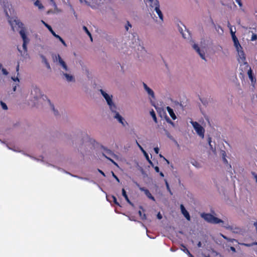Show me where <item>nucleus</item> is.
Here are the masks:
<instances>
[{
    "mask_svg": "<svg viewBox=\"0 0 257 257\" xmlns=\"http://www.w3.org/2000/svg\"><path fill=\"white\" fill-rule=\"evenodd\" d=\"M100 91L102 95L103 96V97L106 101L108 105L110 110L113 113L114 118L116 119L117 120L119 123H120L123 126H125V123H126V121H125L124 119L117 111V107L115 105V104L113 103L112 99V96L109 95L102 89H100Z\"/></svg>",
    "mask_w": 257,
    "mask_h": 257,
    "instance_id": "nucleus-1",
    "label": "nucleus"
},
{
    "mask_svg": "<svg viewBox=\"0 0 257 257\" xmlns=\"http://www.w3.org/2000/svg\"><path fill=\"white\" fill-rule=\"evenodd\" d=\"M132 44L131 47L134 48L135 50L138 51L137 53L139 56H143L147 53V51L143 46V43L139 39V37L136 33L132 34Z\"/></svg>",
    "mask_w": 257,
    "mask_h": 257,
    "instance_id": "nucleus-2",
    "label": "nucleus"
},
{
    "mask_svg": "<svg viewBox=\"0 0 257 257\" xmlns=\"http://www.w3.org/2000/svg\"><path fill=\"white\" fill-rule=\"evenodd\" d=\"M201 216L206 221L209 223L218 224L223 222V221L210 213H202Z\"/></svg>",
    "mask_w": 257,
    "mask_h": 257,
    "instance_id": "nucleus-3",
    "label": "nucleus"
},
{
    "mask_svg": "<svg viewBox=\"0 0 257 257\" xmlns=\"http://www.w3.org/2000/svg\"><path fill=\"white\" fill-rule=\"evenodd\" d=\"M160 6L159 1L158 0H155V3L151 5V6H150V10L152 13H154V12H156V13L158 14L160 19L162 21H163V15L160 10Z\"/></svg>",
    "mask_w": 257,
    "mask_h": 257,
    "instance_id": "nucleus-4",
    "label": "nucleus"
},
{
    "mask_svg": "<svg viewBox=\"0 0 257 257\" xmlns=\"http://www.w3.org/2000/svg\"><path fill=\"white\" fill-rule=\"evenodd\" d=\"M191 123L196 132L197 134L202 138L204 137V128L197 121H191Z\"/></svg>",
    "mask_w": 257,
    "mask_h": 257,
    "instance_id": "nucleus-5",
    "label": "nucleus"
},
{
    "mask_svg": "<svg viewBox=\"0 0 257 257\" xmlns=\"http://www.w3.org/2000/svg\"><path fill=\"white\" fill-rule=\"evenodd\" d=\"M42 24L49 30V31L51 33V34L56 38L58 39L59 41L63 44V45L65 46H66V44L64 41V40L58 35L56 34L55 32L53 30L51 26L45 23L43 20L41 21Z\"/></svg>",
    "mask_w": 257,
    "mask_h": 257,
    "instance_id": "nucleus-6",
    "label": "nucleus"
},
{
    "mask_svg": "<svg viewBox=\"0 0 257 257\" xmlns=\"http://www.w3.org/2000/svg\"><path fill=\"white\" fill-rule=\"evenodd\" d=\"M19 33L23 39V49L27 51V45L29 42V39L27 37L26 34L25 33V30L24 29L21 30L19 31Z\"/></svg>",
    "mask_w": 257,
    "mask_h": 257,
    "instance_id": "nucleus-7",
    "label": "nucleus"
},
{
    "mask_svg": "<svg viewBox=\"0 0 257 257\" xmlns=\"http://www.w3.org/2000/svg\"><path fill=\"white\" fill-rule=\"evenodd\" d=\"M104 153H103V155L107 158L108 160H110L111 162H112L114 164L117 165L116 163L111 159L109 158V157H113L115 156L114 153L110 150L106 149L104 148Z\"/></svg>",
    "mask_w": 257,
    "mask_h": 257,
    "instance_id": "nucleus-8",
    "label": "nucleus"
},
{
    "mask_svg": "<svg viewBox=\"0 0 257 257\" xmlns=\"http://www.w3.org/2000/svg\"><path fill=\"white\" fill-rule=\"evenodd\" d=\"M140 190L142 191H143L145 195L150 199H151L153 201H155V199L154 196L151 194V193L150 192L149 190L147 189H146L144 187H140Z\"/></svg>",
    "mask_w": 257,
    "mask_h": 257,
    "instance_id": "nucleus-9",
    "label": "nucleus"
},
{
    "mask_svg": "<svg viewBox=\"0 0 257 257\" xmlns=\"http://www.w3.org/2000/svg\"><path fill=\"white\" fill-rule=\"evenodd\" d=\"M180 208L181 210L182 213L183 214L184 217L186 218V219L188 221L190 220V216L189 212L186 210L183 205L181 204L180 205Z\"/></svg>",
    "mask_w": 257,
    "mask_h": 257,
    "instance_id": "nucleus-10",
    "label": "nucleus"
},
{
    "mask_svg": "<svg viewBox=\"0 0 257 257\" xmlns=\"http://www.w3.org/2000/svg\"><path fill=\"white\" fill-rule=\"evenodd\" d=\"M144 88L145 90L147 92L148 94L153 98H155V94L153 90L149 88L148 85L144 82H143Z\"/></svg>",
    "mask_w": 257,
    "mask_h": 257,
    "instance_id": "nucleus-11",
    "label": "nucleus"
},
{
    "mask_svg": "<svg viewBox=\"0 0 257 257\" xmlns=\"http://www.w3.org/2000/svg\"><path fill=\"white\" fill-rule=\"evenodd\" d=\"M193 47L194 49L196 51V52L199 54V55H200L201 58L202 59L205 60V53L203 52H202L201 51L198 46L197 44H194L193 45Z\"/></svg>",
    "mask_w": 257,
    "mask_h": 257,
    "instance_id": "nucleus-12",
    "label": "nucleus"
},
{
    "mask_svg": "<svg viewBox=\"0 0 257 257\" xmlns=\"http://www.w3.org/2000/svg\"><path fill=\"white\" fill-rule=\"evenodd\" d=\"M247 74L251 83L252 84H254L256 82V78L254 76L253 72L250 67L249 68V70L247 71Z\"/></svg>",
    "mask_w": 257,
    "mask_h": 257,
    "instance_id": "nucleus-13",
    "label": "nucleus"
},
{
    "mask_svg": "<svg viewBox=\"0 0 257 257\" xmlns=\"http://www.w3.org/2000/svg\"><path fill=\"white\" fill-rule=\"evenodd\" d=\"M56 58H58V61L60 65L62 66V67L66 70L67 71L68 68L67 65L65 62L62 60L61 56L58 54L57 56H56Z\"/></svg>",
    "mask_w": 257,
    "mask_h": 257,
    "instance_id": "nucleus-14",
    "label": "nucleus"
},
{
    "mask_svg": "<svg viewBox=\"0 0 257 257\" xmlns=\"http://www.w3.org/2000/svg\"><path fill=\"white\" fill-rule=\"evenodd\" d=\"M56 58H58V61L60 65L62 66V67L66 70L67 71L68 68L67 65L65 62L62 60L61 56L58 54L57 56H56Z\"/></svg>",
    "mask_w": 257,
    "mask_h": 257,
    "instance_id": "nucleus-15",
    "label": "nucleus"
},
{
    "mask_svg": "<svg viewBox=\"0 0 257 257\" xmlns=\"http://www.w3.org/2000/svg\"><path fill=\"white\" fill-rule=\"evenodd\" d=\"M56 58H58V61L60 65L62 66V67L66 70L67 71L68 68L67 65L65 62L62 60L61 56L58 54L57 56H56Z\"/></svg>",
    "mask_w": 257,
    "mask_h": 257,
    "instance_id": "nucleus-16",
    "label": "nucleus"
},
{
    "mask_svg": "<svg viewBox=\"0 0 257 257\" xmlns=\"http://www.w3.org/2000/svg\"><path fill=\"white\" fill-rule=\"evenodd\" d=\"M56 58H58V61L60 65L62 66V67L66 70L67 71L68 68L67 65L65 62L62 60L61 56L58 54L57 56H56Z\"/></svg>",
    "mask_w": 257,
    "mask_h": 257,
    "instance_id": "nucleus-17",
    "label": "nucleus"
},
{
    "mask_svg": "<svg viewBox=\"0 0 257 257\" xmlns=\"http://www.w3.org/2000/svg\"><path fill=\"white\" fill-rule=\"evenodd\" d=\"M107 199L109 202H111L112 201L116 205L121 207V206L120 205L119 203L117 201L116 198L114 196H113V195L109 196L107 197Z\"/></svg>",
    "mask_w": 257,
    "mask_h": 257,
    "instance_id": "nucleus-18",
    "label": "nucleus"
},
{
    "mask_svg": "<svg viewBox=\"0 0 257 257\" xmlns=\"http://www.w3.org/2000/svg\"><path fill=\"white\" fill-rule=\"evenodd\" d=\"M166 108H167V110L169 114H170V116L172 117V118L173 120L176 119V116L175 113L174 112L173 109L171 108L170 106H167Z\"/></svg>",
    "mask_w": 257,
    "mask_h": 257,
    "instance_id": "nucleus-19",
    "label": "nucleus"
},
{
    "mask_svg": "<svg viewBox=\"0 0 257 257\" xmlns=\"http://www.w3.org/2000/svg\"><path fill=\"white\" fill-rule=\"evenodd\" d=\"M140 209H141L142 210H140L139 211H138V213L139 214V216L141 218V219L142 220H145L146 219V214L144 213V210L143 209V208L142 207H140Z\"/></svg>",
    "mask_w": 257,
    "mask_h": 257,
    "instance_id": "nucleus-20",
    "label": "nucleus"
},
{
    "mask_svg": "<svg viewBox=\"0 0 257 257\" xmlns=\"http://www.w3.org/2000/svg\"><path fill=\"white\" fill-rule=\"evenodd\" d=\"M238 52V53L239 54V56L240 58V59H241L243 61V60H245V54L243 52V51L242 50V49H239V51H237Z\"/></svg>",
    "mask_w": 257,
    "mask_h": 257,
    "instance_id": "nucleus-21",
    "label": "nucleus"
},
{
    "mask_svg": "<svg viewBox=\"0 0 257 257\" xmlns=\"http://www.w3.org/2000/svg\"><path fill=\"white\" fill-rule=\"evenodd\" d=\"M14 22L15 23V24L17 25L19 28H21V30L24 29L25 30V31L26 32L25 28L23 27L24 24L23 23L20 22L19 20H15Z\"/></svg>",
    "mask_w": 257,
    "mask_h": 257,
    "instance_id": "nucleus-22",
    "label": "nucleus"
},
{
    "mask_svg": "<svg viewBox=\"0 0 257 257\" xmlns=\"http://www.w3.org/2000/svg\"><path fill=\"white\" fill-rule=\"evenodd\" d=\"M150 115L153 117V120L156 123H157V119L156 115V113L153 109H152L151 111H150Z\"/></svg>",
    "mask_w": 257,
    "mask_h": 257,
    "instance_id": "nucleus-23",
    "label": "nucleus"
},
{
    "mask_svg": "<svg viewBox=\"0 0 257 257\" xmlns=\"http://www.w3.org/2000/svg\"><path fill=\"white\" fill-rule=\"evenodd\" d=\"M34 5L38 7L39 8V9H42L44 8L43 5L41 4V3L40 2V1L39 0H37L35 3H34Z\"/></svg>",
    "mask_w": 257,
    "mask_h": 257,
    "instance_id": "nucleus-24",
    "label": "nucleus"
},
{
    "mask_svg": "<svg viewBox=\"0 0 257 257\" xmlns=\"http://www.w3.org/2000/svg\"><path fill=\"white\" fill-rule=\"evenodd\" d=\"M63 75L65 76L68 81H72L74 79L72 75H70L67 73H63Z\"/></svg>",
    "mask_w": 257,
    "mask_h": 257,
    "instance_id": "nucleus-25",
    "label": "nucleus"
},
{
    "mask_svg": "<svg viewBox=\"0 0 257 257\" xmlns=\"http://www.w3.org/2000/svg\"><path fill=\"white\" fill-rule=\"evenodd\" d=\"M48 101L49 102V104H50V106H51V108H52V110H53L54 113V114H55V115H58V111H57V110H56L55 109L54 105L53 104H52V103H51V101H50V100L49 99H48Z\"/></svg>",
    "mask_w": 257,
    "mask_h": 257,
    "instance_id": "nucleus-26",
    "label": "nucleus"
},
{
    "mask_svg": "<svg viewBox=\"0 0 257 257\" xmlns=\"http://www.w3.org/2000/svg\"><path fill=\"white\" fill-rule=\"evenodd\" d=\"M122 195L125 198L126 201L128 202V196H127L126 191L123 188L122 189Z\"/></svg>",
    "mask_w": 257,
    "mask_h": 257,
    "instance_id": "nucleus-27",
    "label": "nucleus"
},
{
    "mask_svg": "<svg viewBox=\"0 0 257 257\" xmlns=\"http://www.w3.org/2000/svg\"><path fill=\"white\" fill-rule=\"evenodd\" d=\"M234 46L236 48V51H239V49H242V47L241 46L240 44H239V41L237 43H235L234 44Z\"/></svg>",
    "mask_w": 257,
    "mask_h": 257,
    "instance_id": "nucleus-28",
    "label": "nucleus"
},
{
    "mask_svg": "<svg viewBox=\"0 0 257 257\" xmlns=\"http://www.w3.org/2000/svg\"><path fill=\"white\" fill-rule=\"evenodd\" d=\"M42 57L43 58V60L44 62V63H45L47 67L48 68V69H50L51 67H50V64L49 63H48V62L47 61L46 58L43 56H42Z\"/></svg>",
    "mask_w": 257,
    "mask_h": 257,
    "instance_id": "nucleus-29",
    "label": "nucleus"
},
{
    "mask_svg": "<svg viewBox=\"0 0 257 257\" xmlns=\"http://www.w3.org/2000/svg\"><path fill=\"white\" fill-rule=\"evenodd\" d=\"M182 247L183 248H182V250L186 254H188L190 252L189 250L186 248V247L184 244H181Z\"/></svg>",
    "mask_w": 257,
    "mask_h": 257,
    "instance_id": "nucleus-30",
    "label": "nucleus"
},
{
    "mask_svg": "<svg viewBox=\"0 0 257 257\" xmlns=\"http://www.w3.org/2000/svg\"><path fill=\"white\" fill-rule=\"evenodd\" d=\"M230 33H231V37H232L233 41H235L237 39H238L235 36V32H233L231 29L230 30Z\"/></svg>",
    "mask_w": 257,
    "mask_h": 257,
    "instance_id": "nucleus-31",
    "label": "nucleus"
},
{
    "mask_svg": "<svg viewBox=\"0 0 257 257\" xmlns=\"http://www.w3.org/2000/svg\"><path fill=\"white\" fill-rule=\"evenodd\" d=\"M164 181L165 182V184H166L167 190L172 194L171 190V189L170 188V186H169V183H168L167 180L166 179H164Z\"/></svg>",
    "mask_w": 257,
    "mask_h": 257,
    "instance_id": "nucleus-32",
    "label": "nucleus"
},
{
    "mask_svg": "<svg viewBox=\"0 0 257 257\" xmlns=\"http://www.w3.org/2000/svg\"><path fill=\"white\" fill-rule=\"evenodd\" d=\"M178 29H179V31L180 33L181 34H182V36H183V37L184 39H186V38H188V37H187V36H186V34H184V33H183V31L182 28H180V27L179 26V28H178Z\"/></svg>",
    "mask_w": 257,
    "mask_h": 257,
    "instance_id": "nucleus-33",
    "label": "nucleus"
},
{
    "mask_svg": "<svg viewBox=\"0 0 257 257\" xmlns=\"http://www.w3.org/2000/svg\"><path fill=\"white\" fill-rule=\"evenodd\" d=\"M1 104L2 105V108L4 109V110H7L8 109V107L6 105V104L5 103H4V102H3L2 101H1Z\"/></svg>",
    "mask_w": 257,
    "mask_h": 257,
    "instance_id": "nucleus-34",
    "label": "nucleus"
},
{
    "mask_svg": "<svg viewBox=\"0 0 257 257\" xmlns=\"http://www.w3.org/2000/svg\"><path fill=\"white\" fill-rule=\"evenodd\" d=\"M222 155H223V161L224 163L225 164H227L228 161L225 158V152L224 151H223Z\"/></svg>",
    "mask_w": 257,
    "mask_h": 257,
    "instance_id": "nucleus-35",
    "label": "nucleus"
},
{
    "mask_svg": "<svg viewBox=\"0 0 257 257\" xmlns=\"http://www.w3.org/2000/svg\"><path fill=\"white\" fill-rule=\"evenodd\" d=\"M83 30L85 31V32L87 33V34L89 36H90V32L88 31V30L87 29V27H85V26H83Z\"/></svg>",
    "mask_w": 257,
    "mask_h": 257,
    "instance_id": "nucleus-36",
    "label": "nucleus"
},
{
    "mask_svg": "<svg viewBox=\"0 0 257 257\" xmlns=\"http://www.w3.org/2000/svg\"><path fill=\"white\" fill-rule=\"evenodd\" d=\"M256 39H257V35L255 34H253L252 35V36L251 38V40L254 41V40H256Z\"/></svg>",
    "mask_w": 257,
    "mask_h": 257,
    "instance_id": "nucleus-37",
    "label": "nucleus"
},
{
    "mask_svg": "<svg viewBox=\"0 0 257 257\" xmlns=\"http://www.w3.org/2000/svg\"><path fill=\"white\" fill-rule=\"evenodd\" d=\"M144 154L146 157V159H147V161H149L150 160V159H149V155L147 153V152L146 151H144Z\"/></svg>",
    "mask_w": 257,
    "mask_h": 257,
    "instance_id": "nucleus-38",
    "label": "nucleus"
},
{
    "mask_svg": "<svg viewBox=\"0 0 257 257\" xmlns=\"http://www.w3.org/2000/svg\"><path fill=\"white\" fill-rule=\"evenodd\" d=\"M33 92H35L36 93H40V89L38 88H34L33 91H32V93H33Z\"/></svg>",
    "mask_w": 257,
    "mask_h": 257,
    "instance_id": "nucleus-39",
    "label": "nucleus"
},
{
    "mask_svg": "<svg viewBox=\"0 0 257 257\" xmlns=\"http://www.w3.org/2000/svg\"><path fill=\"white\" fill-rule=\"evenodd\" d=\"M2 72H3V73L4 75H7L8 74V72L7 71V70L6 69L2 68Z\"/></svg>",
    "mask_w": 257,
    "mask_h": 257,
    "instance_id": "nucleus-40",
    "label": "nucleus"
},
{
    "mask_svg": "<svg viewBox=\"0 0 257 257\" xmlns=\"http://www.w3.org/2000/svg\"><path fill=\"white\" fill-rule=\"evenodd\" d=\"M251 174L253 176L255 180V182L257 183V174H256L254 172H251Z\"/></svg>",
    "mask_w": 257,
    "mask_h": 257,
    "instance_id": "nucleus-41",
    "label": "nucleus"
},
{
    "mask_svg": "<svg viewBox=\"0 0 257 257\" xmlns=\"http://www.w3.org/2000/svg\"><path fill=\"white\" fill-rule=\"evenodd\" d=\"M236 2L238 4V5L239 6V7H242V4L241 3V0H235Z\"/></svg>",
    "mask_w": 257,
    "mask_h": 257,
    "instance_id": "nucleus-42",
    "label": "nucleus"
},
{
    "mask_svg": "<svg viewBox=\"0 0 257 257\" xmlns=\"http://www.w3.org/2000/svg\"><path fill=\"white\" fill-rule=\"evenodd\" d=\"M153 168H154V169L156 172H157V173L160 172V169L158 166H154Z\"/></svg>",
    "mask_w": 257,
    "mask_h": 257,
    "instance_id": "nucleus-43",
    "label": "nucleus"
},
{
    "mask_svg": "<svg viewBox=\"0 0 257 257\" xmlns=\"http://www.w3.org/2000/svg\"><path fill=\"white\" fill-rule=\"evenodd\" d=\"M154 151L155 152L156 154H158L159 153V149L158 147H156L154 148Z\"/></svg>",
    "mask_w": 257,
    "mask_h": 257,
    "instance_id": "nucleus-44",
    "label": "nucleus"
},
{
    "mask_svg": "<svg viewBox=\"0 0 257 257\" xmlns=\"http://www.w3.org/2000/svg\"><path fill=\"white\" fill-rule=\"evenodd\" d=\"M150 3V6L155 3V0H148Z\"/></svg>",
    "mask_w": 257,
    "mask_h": 257,
    "instance_id": "nucleus-45",
    "label": "nucleus"
},
{
    "mask_svg": "<svg viewBox=\"0 0 257 257\" xmlns=\"http://www.w3.org/2000/svg\"><path fill=\"white\" fill-rule=\"evenodd\" d=\"M51 3H52V4L53 6L54 7V8L55 9H57V5H56V3L54 2V1H53Z\"/></svg>",
    "mask_w": 257,
    "mask_h": 257,
    "instance_id": "nucleus-46",
    "label": "nucleus"
},
{
    "mask_svg": "<svg viewBox=\"0 0 257 257\" xmlns=\"http://www.w3.org/2000/svg\"><path fill=\"white\" fill-rule=\"evenodd\" d=\"M157 218L159 219H161L162 218V216L161 215V214L159 212L157 214Z\"/></svg>",
    "mask_w": 257,
    "mask_h": 257,
    "instance_id": "nucleus-47",
    "label": "nucleus"
},
{
    "mask_svg": "<svg viewBox=\"0 0 257 257\" xmlns=\"http://www.w3.org/2000/svg\"><path fill=\"white\" fill-rule=\"evenodd\" d=\"M12 79L14 81H19V78H18V77H12Z\"/></svg>",
    "mask_w": 257,
    "mask_h": 257,
    "instance_id": "nucleus-48",
    "label": "nucleus"
},
{
    "mask_svg": "<svg viewBox=\"0 0 257 257\" xmlns=\"http://www.w3.org/2000/svg\"><path fill=\"white\" fill-rule=\"evenodd\" d=\"M125 28L127 31L128 30V21L126 22V23L125 25Z\"/></svg>",
    "mask_w": 257,
    "mask_h": 257,
    "instance_id": "nucleus-49",
    "label": "nucleus"
},
{
    "mask_svg": "<svg viewBox=\"0 0 257 257\" xmlns=\"http://www.w3.org/2000/svg\"><path fill=\"white\" fill-rule=\"evenodd\" d=\"M19 67H20L19 63H18L17 66V67H16V71L18 72V75H19V72H19Z\"/></svg>",
    "mask_w": 257,
    "mask_h": 257,
    "instance_id": "nucleus-50",
    "label": "nucleus"
},
{
    "mask_svg": "<svg viewBox=\"0 0 257 257\" xmlns=\"http://www.w3.org/2000/svg\"><path fill=\"white\" fill-rule=\"evenodd\" d=\"M98 172H99L101 175H102L104 177H105V175L104 173L102 171H101V170H100V169H98Z\"/></svg>",
    "mask_w": 257,
    "mask_h": 257,
    "instance_id": "nucleus-51",
    "label": "nucleus"
},
{
    "mask_svg": "<svg viewBox=\"0 0 257 257\" xmlns=\"http://www.w3.org/2000/svg\"><path fill=\"white\" fill-rule=\"evenodd\" d=\"M167 137L168 138H169L170 139H171L172 140L173 139V137L170 135V134L168 132L167 133Z\"/></svg>",
    "mask_w": 257,
    "mask_h": 257,
    "instance_id": "nucleus-52",
    "label": "nucleus"
},
{
    "mask_svg": "<svg viewBox=\"0 0 257 257\" xmlns=\"http://www.w3.org/2000/svg\"><path fill=\"white\" fill-rule=\"evenodd\" d=\"M148 161L149 163V164H150V165H151L153 167H154V164L153 163V162L151 161V160H149V161Z\"/></svg>",
    "mask_w": 257,
    "mask_h": 257,
    "instance_id": "nucleus-53",
    "label": "nucleus"
},
{
    "mask_svg": "<svg viewBox=\"0 0 257 257\" xmlns=\"http://www.w3.org/2000/svg\"><path fill=\"white\" fill-rule=\"evenodd\" d=\"M201 245H202V243L200 241H199L198 243H197V246L198 247H201Z\"/></svg>",
    "mask_w": 257,
    "mask_h": 257,
    "instance_id": "nucleus-54",
    "label": "nucleus"
},
{
    "mask_svg": "<svg viewBox=\"0 0 257 257\" xmlns=\"http://www.w3.org/2000/svg\"><path fill=\"white\" fill-rule=\"evenodd\" d=\"M138 145L139 147V148H140V149L142 150V151L144 153V151H145L143 149V148L139 144H138Z\"/></svg>",
    "mask_w": 257,
    "mask_h": 257,
    "instance_id": "nucleus-55",
    "label": "nucleus"
},
{
    "mask_svg": "<svg viewBox=\"0 0 257 257\" xmlns=\"http://www.w3.org/2000/svg\"><path fill=\"white\" fill-rule=\"evenodd\" d=\"M138 145L139 147V148H140V149L142 150V151L144 153V151H145L143 149V148L139 144H138Z\"/></svg>",
    "mask_w": 257,
    "mask_h": 257,
    "instance_id": "nucleus-56",
    "label": "nucleus"
},
{
    "mask_svg": "<svg viewBox=\"0 0 257 257\" xmlns=\"http://www.w3.org/2000/svg\"><path fill=\"white\" fill-rule=\"evenodd\" d=\"M184 28H185V31H186L187 33H188V37H190V34L188 30H186V27H184Z\"/></svg>",
    "mask_w": 257,
    "mask_h": 257,
    "instance_id": "nucleus-57",
    "label": "nucleus"
},
{
    "mask_svg": "<svg viewBox=\"0 0 257 257\" xmlns=\"http://www.w3.org/2000/svg\"><path fill=\"white\" fill-rule=\"evenodd\" d=\"M159 173L161 177H163L164 176V174H163V172H159Z\"/></svg>",
    "mask_w": 257,
    "mask_h": 257,
    "instance_id": "nucleus-58",
    "label": "nucleus"
},
{
    "mask_svg": "<svg viewBox=\"0 0 257 257\" xmlns=\"http://www.w3.org/2000/svg\"><path fill=\"white\" fill-rule=\"evenodd\" d=\"M112 174H113V176H114V177L118 181L119 180L118 179V178L114 175V174L112 172Z\"/></svg>",
    "mask_w": 257,
    "mask_h": 257,
    "instance_id": "nucleus-59",
    "label": "nucleus"
},
{
    "mask_svg": "<svg viewBox=\"0 0 257 257\" xmlns=\"http://www.w3.org/2000/svg\"><path fill=\"white\" fill-rule=\"evenodd\" d=\"M188 255L189 257H194L191 253H189Z\"/></svg>",
    "mask_w": 257,
    "mask_h": 257,
    "instance_id": "nucleus-60",
    "label": "nucleus"
},
{
    "mask_svg": "<svg viewBox=\"0 0 257 257\" xmlns=\"http://www.w3.org/2000/svg\"><path fill=\"white\" fill-rule=\"evenodd\" d=\"M231 249L233 251H235V248L234 247H231Z\"/></svg>",
    "mask_w": 257,
    "mask_h": 257,
    "instance_id": "nucleus-61",
    "label": "nucleus"
},
{
    "mask_svg": "<svg viewBox=\"0 0 257 257\" xmlns=\"http://www.w3.org/2000/svg\"><path fill=\"white\" fill-rule=\"evenodd\" d=\"M208 142H209V145L211 146V144H210V143H211V138H209V141H208Z\"/></svg>",
    "mask_w": 257,
    "mask_h": 257,
    "instance_id": "nucleus-62",
    "label": "nucleus"
},
{
    "mask_svg": "<svg viewBox=\"0 0 257 257\" xmlns=\"http://www.w3.org/2000/svg\"><path fill=\"white\" fill-rule=\"evenodd\" d=\"M90 37V39L91 40V41H92V36H91V34H90V36H89Z\"/></svg>",
    "mask_w": 257,
    "mask_h": 257,
    "instance_id": "nucleus-63",
    "label": "nucleus"
},
{
    "mask_svg": "<svg viewBox=\"0 0 257 257\" xmlns=\"http://www.w3.org/2000/svg\"><path fill=\"white\" fill-rule=\"evenodd\" d=\"M238 39H237L236 40L233 41V43L234 44L235 43H237V42H238Z\"/></svg>",
    "mask_w": 257,
    "mask_h": 257,
    "instance_id": "nucleus-64",
    "label": "nucleus"
}]
</instances>
